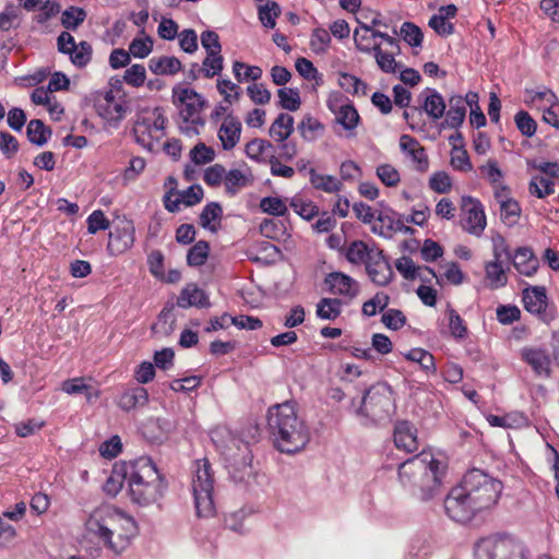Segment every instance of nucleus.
Masks as SVG:
<instances>
[{
  "label": "nucleus",
  "instance_id": "nucleus-1",
  "mask_svg": "<svg viewBox=\"0 0 559 559\" xmlns=\"http://www.w3.org/2000/svg\"><path fill=\"white\" fill-rule=\"evenodd\" d=\"M267 431L276 450L294 454L310 441V429L294 401L274 404L266 413Z\"/></svg>",
  "mask_w": 559,
  "mask_h": 559
},
{
  "label": "nucleus",
  "instance_id": "nucleus-2",
  "mask_svg": "<svg viewBox=\"0 0 559 559\" xmlns=\"http://www.w3.org/2000/svg\"><path fill=\"white\" fill-rule=\"evenodd\" d=\"M447 469L443 461L421 452L400 464L399 479L413 497L429 501L441 493Z\"/></svg>",
  "mask_w": 559,
  "mask_h": 559
},
{
  "label": "nucleus",
  "instance_id": "nucleus-3",
  "mask_svg": "<svg viewBox=\"0 0 559 559\" xmlns=\"http://www.w3.org/2000/svg\"><path fill=\"white\" fill-rule=\"evenodd\" d=\"M87 535L115 554H121L138 533L134 519L111 506L95 509L85 522Z\"/></svg>",
  "mask_w": 559,
  "mask_h": 559
},
{
  "label": "nucleus",
  "instance_id": "nucleus-4",
  "mask_svg": "<svg viewBox=\"0 0 559 559\" xmlns=\"http://www.w3.org/2000/svg\"><path fill=\"white\" fill-rule=\"evenodd\" d=\"M123 476L132 501L141 506L157 501L165 489L164 480L150 457L141 456L124 465Z\"/></svg>",
  "mask_w": 559,
  "mask_h": 559
},
{
  "label": "nucleus",
  "instance_id": "nucleus-5",
  "mask_svg": "<svg viewBox=\"0 0 559 559\" xmlns=\"http://www.w3.org/2000/svg\"><path fill=\"white\" fill-rule=\"evenodd\" d=\"M394 412V397L391 386L386 382H378L366 390L356 415L365 424H377L389 419Z\"/></svg>",
  "mask_w": 559,
  "mask_h": 559
},
{
  "label": "nucleus",
  "instance_id": "nucleus-6",
  "mask_svg": "<svg viewBox=\"0 0 559 559\" xmlns=\"http://www.w3.org/2000/svg\"><path fill=\"white\" fill-rule=\"evenodd\" d=\"M460 485L480 511L493 507L502 491L501 481L479 468L469 469Z\"/></svg>",
  "mask_w": 559,
  "mask_h": 559
},
{
  "label": "nucleus",
  "instance_id": "nucleus-7",
  "mask_svg": "<svg viewBox=\"0 0 559 559\" xmlns=\"http://www.w3.org/2000/svg\"><path fill=\"white\" fill-rule=\"evenodd\" d=\"M214 473L206 457L193 463L192 492L195 512L199 518H211L215 514Z\"/></svg>",
  "mask_w": 559,
  "mask_h": 559
},
{
  "label": "nucleus",
  "instance_id": "nucleus-8",
  "mask_svg": "<svg viewBox=\"0 0 559 559\" xmlns=\"http://www.w3.org/2000/svg\"><path fill=\"white\" fill-rule=\"evenodd\" d=\"M474 559H526L524 547L507 534L483 537L475 543Z\"/></svg>",
  "mask_w": 559,
  "mask_h": 559
},
{
  "label": "nucleus",
  "instance_id": "nucleus-9",
  "mask_svg": "<svg viewBox=\"0 0 559 559\" xmlns=\"http://www.w3.org/2000/svg\"><path fill=\"white\" fill-rule=\"evenodd\" d=\"M166 123L167 118L159 108H155L151 115H140L132 129L135 142L143 148L153 152L155 145L165 135Z\"/></svg>",
  "mask_w": 559,
  "mask_h": 559
},
{
  "label": "nucleus",
  "instance_id": "nucleus-10",
  "mask_svg": "<svg viewBox=\"0 0 559 559\" xmlns=\"http://www.w3.org/2000/svg\"><path fill=\"white\" fill-rule=\"evenodd\" d=\"M447 515L455 522L467 523L476 513L481 512L479 508L467 498V492L461 485L452 488L444 499Z\"/></svg>",
  "mask_w": 559,
  "mask_h": 559
},
{
  "label": "nucleus",
  "instance_id": "nucleus-11",
  "mask_svg": "<svg viewBox=\"0 0 559 559\" xmlns=\"http://www.w3.org/2000/svg\"><path fill=\"white\" fill-rule=\"evenodd\" d=\"M173 97L174 104L179 108L180 117L197 119V124H205L201 112L207 105V102L201 94L192 88L177 85L173 88Z\"/></svg>",
  "mask_w": 559,
  "mask_h": 559
},
{
  "label": "nucleus",
  "instance_id": "nucleus-12",
  "mask_svg": "<svg viewBox=\"0 0 559 559\" xmlns=\"http://www.w3.org/2000/svg\"><path fill=\"white\" fill-rule=\"evenodd\" d=\"M524 309L536 316L545 323L555 319V310L548 305V296L545 286H528L522 290Z\"/></svg>",
  "mask_w": 559,
  "mask_h": 559
},
{
  "label": "nucleus",
  "instance_id": "nucleus-13",
  "mask_svg": "<svg viewBox=\"0 0 559 559\" xmlns=\"http://www.w3.org/2000/svg\"><path fill=\"white\" fill-rule=\"evenodd\" d=\"M95 108L104 120L116 124L124 118L128 106L120 91L109 90L98 96Z\"/></svg>",
  "mask_w": 559,
  "mask_h": 559
},
{
  "label": "nucleus",
  "instance_id": "nucleus-14",
  "mask_svg": "<svg viewBox=\"0 0 559 559\" xmlns=\"http://www.w3.org/2000/svg\"><path fill=\"white\" fill-rule=\"evenodd\" d=\"M135 240V227L131 219H119L109 233L107 250L110 255H119L132 248Z\"/></svg>",
  "mask_w": 559,
  "mask_h": 559
},
{
  "label": "nucleus",
  "instance_id": "nucleus-15",
  "mask_svg": "<svg viewBox=\"0 0 559 559\" xmlns=\"http://www.w3.org/2000/svg\"><path fill=\"white\" fill-rule=\"evenodd\" d=\"M500 243L504 255L508 260L512 261V264L519 274L531 277L538 271L539 260L532 248L519 247L513 253H511L503 240H501Z\"/></svg>",
  "mask_w": 559,
  "mask_h": 559
},
{
  "label": "nucleus",
  "instance_id": "nucleus-16",
  "mask_svg": "<svg viewBox=\"0 0 559 559\" xmlns=\"http://www.w3.org/2000/svg\"><path fill=\"white\" fill-rule=\"evenodd\" d=\"M462 211L465 213L463 228L472 235H481L486 228V215L481 203L472 197H464Z\"/></svg>",
  "mask_w": 559,
  "mask_h": 559
},
{
  "label": "nucleus",
  "instance_id": "nucleus-17",
  "mask_svg": "<svg viewBox=\"0 0 559 559\" xmlns=\"http://www.w3.org/2000/svg\"><path fill=\"white\" fill-rule=\"evenodd\" d=\"M377 222L372 224L371 231L384 238H391L396 231L409 229L404 226V221L400 214L390 207H385L378 212L376 218Z\"/></svg>",
  "mask_w": 559,
  "mask_h": 559
},
{
  "label": "nucleus",
  "instance_id": "nucleus-18",
  "mask_svg": "<svg viewBox=\"0 0 559 559\" xmlns=\"http://www.w3.org/2000/svg\"><path fill=\"white\" fill-rule=\"evenodd\" d=\"M400 148L408 157L413 167L419 173H426L429 168V158L425 147L409 134H402L400 138Z\"/></svg>",
  "mask_w": 559,
  "mask_h": 559
},
{
  "label": "nucleus",
  "instance_id": "nucleus-19",
  "mask_svg": "<svg viewBox=\"0 0 559 559\" xmlns=\"http://www.w3.org/2000/svg\"><path fill=\"white\" fill-rule=\"evenodd\" d=\"M242 124L233 112L225 116L217 130V136L224 151H231L240 141Z\"/></svg>",
  "mask_w": 559,
  "mask_h": 559
},
{
  "label": "nucleus",
  "instance_id": "nucleus-20",
  "mask_svg": "<svg viewBox=\"0 0 559 559\" xmlns=\"http://www.w3.org/2000/svg\"><path fill=\"white\" fill-rule=\"evenodd\" d=\"M365 266L370 280L379 286L388 285L393 277L392 267L379 249L373 250Z\"/></svg>",
  "mask_w": 559,
  "mask_h": 559
},
{
  "label": "nucleus",
  "instance_id": "nucleus-21",
  "mask_svg": "<svg viewBox=\"0 0 559 559\" xmlns=\"http://www.w3.org/2000/svg\"><path fill=\"white\" fill-rule=\"evenodd\" d=\"M329 292L333 295H341L349 299L355 298L359 293L358 283L349 275L342 272H332L324 280Z\"/></svg>",
  "mask_w": 559,
  "mask_h": 559
},
{
  "label": "nucleus",
  "instance_id": "nucleus-22",
  "mask_svg": "<svg viewBox=\"0 0 559 559\" xmlns=\"http://www.w3.org/2000/svg\"><path fill=\"white\" fill-rule=\"evenodd\" d=\"M328 108L335 115V120L345 130L353 131L359 123L360 117L356 108L349 104H341L338 97L328 99Z\"/></svg>",
  "mask_w": 559,
  "mask_h": 559
},
{
  "label": "nucleus",
  "instance_id": "nucleus-23",
  "mask_svg": "<svg viewBox=\"0 0 559 559\" xmlns=\"http://www.w3.org/2000/svg\"><path fill=\"white\" fill-rule=\"evenodd\" d=\"M393 439L395 447L406 453L418 450L417 429L408 420H401L395 424Z\"/></svg>",
  "mask_w": 559,
  "mask_h": 559
},
{
  "label": "nucleus",
  "instance_id": "nucleus-24",
  "mask_svg": "<svg viewBox=\"0 0 559 559\" xmlns=\"http://www.w3.org/2000/svg\"><path fill=\"white\" fill-rule=\"evenodd\" d=\"M504 255L501 243L495 245L493 248V261L487 262L485 265L486 280L489 282L491 289L502 288L508 283V276L502 266L501 258Z\"/></svg>",
  "mask_w": 559,
  "mask_h": 559
},
{
  "label": "nucleus",
  "instance_id": "nucleus-25",
  "mask_svg": "<svg viewBox=\"0 0 559 559\" xmlns=\"http://www.w3.org/2000/svg\"><path fill=\"white\" fill-rule=\"evenodd\" d=\"M148 403V392L145 388L135 385L121 392L117 405L124 412H131L136 407H143Z\"/></svg>",
  "mask_w": 559,
  "mask_h": 559
},
{
  "label": "nucleus",
  "instance_id": "nucleus-26",
  "mask_svg": "<svg viewBox=\"0 0 559 559\" xmlns=\"http://www.w3.org/2000/svg\"><path fill=\"white\" fill-rule=\"evenodd\" d=\"M419 98L423 99V109L432 119L439 120L445 112V102L442 95L435 88H425Z\"/></svg>",
  "mask_w": 559,
  "mask_h": 559
},
{
  "label": "nucleus",
  "instance_id": "nucleus-27",
  "mask_svg": "<svg viewBox=\"0 0 559 559\" xmlns=\"http://www.w3.org/2000/svg\"><path fill=\"white\" fill-rule=\"evenodd\" d=\"M177 305L180 308L189 307L205 308L210 306L209 297L205 292L195 285H187L180 293Z\"/></svg>",
  "mask_w": 559,
  "mask_h": 559
},
{
  "label": "nucleus",
  "instance_id": "nucleus-28",
  "mask_svg": "<svg viewBox=\"0 0 559 559\" xmlns=\"http://www.w3.org/2000/svg\"><path fill=\"white\" fill-rule=\"evenodd\" d=\"M521 356L533 370L539 376L549 377L550 374V358L545 350L536 348H523Z\"/></svg>",
  "mask_w": 559,
  "mask_h": 559
},
{
  "label": "nucleus",
  "instance_id": "nucleus-29",
  "mask_svg": "<svg viewBox=\"0 0 559 559\" xmlns=\"http://www.w3.org/2000/svg\"><path fill=\"white\" fill-rule=\"evenodd\" d=\"M376 247H369L362 240H354L343 248V253L352 264H366L371 259V253L377 250Z\"/></svg>",
  "mask_w": 559,
  "mask_h": 559
},
{
  "label": "nucleus",
  "instance_id": "nucleus-30",
  "mask_svg": "<svg viewBox=\"0 0 559 559\" xmlns=\"http://www.w3.org/2000/svg\"><path fill=\"white\" fill-rule=\"evenodd\" d=\"M293 132L294 117L285 112H281L269 129V135L276 142L288 140Z\"/></svg>",
  "mask_w": 559,
  "mask_h": 559
},
{
  "label": "nucleus",
  "instance_id": "nucleus-31",
  "mask_svg": "<svg viewBox=\"0 0 559 559\" xmlns=\"http://www.w3.org/2000/svg\"><path fill=\"white\" fill-rule=\"evenodd\" d=\"M148 69L156 75H174L181 70V62L173 56L153 57Z\"/></svg>",
  "mask_w": 559,
  "mask_h": 559
},
{
  "label": "nucleus",
  "instance_id": "nucleus-32",
  "mask_svg": "<svg viewBox=\"0 0 559 559\" xmlns=\"http://www.w3.org/2000/svg\"><path fill=\"white\" fill-rule=\"evenodd\" d=\"M223 209L217 202L206 204L199 217L200 225L212 233H216L221 227Z\"/></svg>",
  "mask_w": 559,
  "mask_h": 559
},
{
  "label": "nucleus",
  "instance_id": "nucleus-33",
  "mask_svg": "<svg viewBox=\"0 0 559 559\" xmlns=\"http://www.w3.org/2000/svg\"><path fill=\"white\" fill-rule=\"evenodd\" d=\"M466 108L462 96L454 95L449 99V110L445 116V123L449 128L457 129L465 119Z\"/></svg>",
  "mask_w": 559,
  "mask_h": 559
},
{
  "label": "nucleus",
  "instance_id": "nucleus-34",
  "mask_svg": "<svg viewBox=\"0 0 559 559\" xmlns=\"http://www.w3.org/2000/svg\"><path fill=\"white\" fill-rule=\"evenodd\" d=\"M376 31L371 29V26L366 24H361L360 27L356 28L354 32V41L359 51L362 52H371L376 51L377 47H380V44L376 43Z\"/></svg>",
  "mask_w": 559,
  "mask_h": 559
},
{
  "label": "nucleus",
  "instance_id": "nucleus-35",
  "mask_svg": "<svg viewBox=\"0 0 559 559\" xmlns=\"http://www.w3.org/2000/svg\"><path fill=\"white\" fill-rule=\"evenodd\" d=\"M273 148V144L270 141L254 138L246 144L245 153L248 158L261 163L272 155Z\"/></svg>",
  "mask_w": 559,
  "mask_h": 559
},
{
  "label": "nucleus",
  "instance_id": "nucleus-36",
  "mask_svg": "<svg viewBox=\"0 0 559 559\" xmlns=\"http://www.w3.org/2000/svg\"><path fill=\"white\" fill-rule=\"evenodd\" d=\"M309 176L313 188L328 193L338 192L343 187L342 182L336 177L319 174L314 168L309 169Z\"/></svg>",
  "mask_w": 559,
  "mask_h": 559
},
{
  "label": "nucleus",
  "instance_id": "nucleus-37",
  "mask_svg": "<svg viewBox=\"0 0 559 559\" xmlns=\"http://www.w3.org/2000/svg\"><path fill=\"white\" fill-rule=\"evenodd\" d=\"M26 135L31 143L44 146L51 135V130L41 120L33 119L27 124Z\"/></svg>",
  "mask_w": 559,
  "mask_h": 559
},
{
  "label": "nucleus",
  "instance_id": "nucleus-38",
  "mask_svg": "<svg viewBox=\"0 0 559 559\" xmlns=\"http://www.w3.org/2000/svg\"><path fill=\"white\" fill-rule=\"evenodd\" d=\"M343 302L337 298H322L317 305V317L322 320H335L342 312Z\"/></svg>",
  "mask_w": 559,
  "mask_h": 559
},
{
  "label": "nucleus",
  "instance_id": "nucleus-39",
  "mask_svg": "<svg viewBox=\"0 0 559 559\" xmlns=\"http://www.w3.org/2000/svg\"><path fill=\"white\" fill-rule=\"evenodd\" d=\"M249 183V177L241 170L230 169L229 171H226L224 186L227 194L234 197Z\"/></svg>",
  "mask_w": 559,
  "mask_h": 559
},
{
  "label": "nucleus",
  "instance_id": "nucleus-40",
  "mask_svg": "<svg viewBox=\"0 0 559 559\" xmlns=\"http://www.w3.org/2000/svg\"><path fill=\"white\" fill-rule=\"evenodd\" d=\"M282 10L276 1H269L258 7V17L262 25L266 28H274L276 19L281 15Z\"/></svg>",
  "mask_w": 559,
  "mask_h": 559
},
{
  "label": "nucleus",
  "instance_id": "nucleus-41",
  "mask_svg": "<svg viewBox=\"0 0 559 559\" xmlns=\"http://www.w3.org/2000/svg\"><path fill=\"white\" fill-rule=\"evenodd\" d=\"M298 130L305 141L313 142L323 132L324 126L317 118L307 115L298 124Z\"/></svg>",
  "mask_w": 559,
  "mask_h": 559
},
{
  "label": "nucleus",
  "instance_id": "nucleus-42",
  "mask_svg": "<svg viewBox=\"0 0 559 559\" xmlns=\"http://www.w3.org/2000/svg\"><path fill=\"white\" fill-rule=\"evenodd\" d=\"M61 390L69 395L85 394L87 401L98 397V392H91V385L85 383L84 378L68 379L62 382Z\"/></svg>",
  "mask_w": 559,
  "mask_h": 559
},
{
  "label": "nucleus",
  "instance_id": "nucleus-43",
  "mask_svg": "<svg viewBox=\"0 0 559 559\" xmlns=\"http://www.w3.org/2000/svg\"><path fill=\"white\" fill-rule=\"evenodd\" d=\"M528 191L538 199H544L555 193V182L543 176H534L528 185Z\"/></svg>",
  "mask_w": 559,
  "mask_h": 559
},
{
  "label": "nucleus",
  "instance_id": "nucleus-44",
  "mask_svg": "<svg viewBox=\"0 0 559 559\" xmlns=\"http://www.w3.org/2000/svg\"><path fill=\"white\" fill-rule=\"evenodd\" d=\"M404 357L407 360L417 362L421 367V369L427 372L436 371L433 355L423 348H413L409 352H407L404 355Z\"/></svg>",
  "mask_w": 559,
  "mask_h": 559
},
{
  "label": "nucleus",
  "instance_id": "nucleus-45",
  "mask_svg": "<svg viewBox=\"0 0 559 559\" xmlns=\"http://www.w3.org/2000/svg\"><path fill=\"white\" fill-rule=\"evenodd\" d=\"M86 11L79 7H69L62 12L61 24L67 29L75 31L86 19Z\"/></svg>",
  "mask_w": 559,
  "mask_h": 559
},
{
  "label": "nucleus",
  "instance_id": "nucleus-46",
  "mask_svg": "<svg viewBox=\"0 0 559 559\" xmlns=\"http://www.w3.org/2000/svg\"><path fill=\"white\" fill-rule=\"evenodd\" d=\"M210 253V245L205 240L195 242L188 251L187 263L190 266L203 265Z\"/></svg>",
  "mask_w": 559,
  "mask_h": 559
},
{
  "label": "nucleus",
  "instance_id": "nucleus-47",
  "mask_svg": "<svg viewBox=\"0 0 559 559\" xmlns=\"http://www.w3.org/2000/svg\"><path fill=\"white\" fill-rule=\"evenodd\" d=\"M278 106L289 111H296L301 105L299 92L295 88L282 87L277 91Z\"/></svg>",
  "mask_w": 559,
  "mask_h": 559
},
{
  "label": "nucleus",
  "instance_id": "nucleus-48",
  "mask_svg": "<svg viewBox=\"0 0 559 559\" xmlns=\"http://www.w3.org/2000/svg\"><path fill=\"white\" fill-rule=\"evenodd\" d=\"M93 49L90 43L83 40L75 45V50L70 52L71 62L78 68L86 67L92 60Z\"/></svg>",
  "mask_w": 559,
  "mask_h": 559
},
{
  "label": "nucleus",
  "instance_id": "nucleus-49",
  "mask_svg": "<svg viewBox=\"0 0 559 559\" xmlns=\"http://www.w3.org/2000/svg\"><path fill=\"white\" fill-rule=\"evenodd\" d=\"M224 58L221 53L207 55L203 60L201 69H198V73H202L204 78L212 79L218 75L223 70Z\"/></svg>",
  "mask_w": 559,
  "mask_h": 559
},
{
  "label": "nucleus",
  "instance_id": "nucleus-50",
  "mask_svg": "<svg viewBox=\"0 0 559 559\" xmlns=\"http://www.w3.org/2000/svg\"><path fill=\"white\" fill-rule=\"evenodd\" d=\"M390 302V297L383 292L377 293L371 299L362 305V313L367 317H373L379 311H383Z\"/></svg>",
  "mask_w": 559,
  "mask_h": 559
},
{
  "label": "nucleus",
  "instance_id": "nucleus-51",
  "mask_svg": "<svg viewBox=\"0 0 559 559\" xmlns=\"http://www.w3.org/2000/svg\"><path fill=\"white\" fill-rule=\"evenodd\" d=\"M176 318L173 313L171 308H164L158 314L156 323L153 325L152 330L155 333H162L164 335H169L175 330Z\"/></svg>",
  "mask_w": 559,
  "mask_h": 559
},
{
  "label": "nucleus",
  "instance_id": "nucleus-52",
  "mask_svg": "<svg viewBox=\"0 0 559 559\" xmlns=\"http://www.w3.org/2000/svg\"><path fill=\"white\" fill-rule=\"evenodd\" d=\"M233 72L238 82L243 80L258 81L262 76V69L258 66H246L243 62L235 61Z\"/></svg>",
  "mask_w": 559,
  "mask_h": 559
},
{
  "label": "nucleus",
  "instance_id": "nucleus-53",
  "mask_svg": "<svg viewBox=\"0 0 559 559\" xmlns=\"http://www.w3.org/2000/svg\"><path fill=\"white\" fill-rule=\"evenodd\" d=\"M331 44L330 33L321 27L314 28L311 38H310V47L313 52L318 55H323L328 51Z\"/></svg>",
  "mask_w": 559,
  "mask_h": 559
},
{
  "label": "nucleus",
  "instance_id": "nucleus-54",
  "mask_svg": "<svg viewBox=\"0 0 559 559\" xmlns=\"http://www.w3.org/2000/svg\"><path fill=\"white\" fill-rule=\"evenodd\" d=\"M292 209L304 219L310 221L319 215V207L311 201L294 198L290 202Z\"/></svg>",
  "mask_w": 559,
  "mask_h": 559
},
{
  "label": "nucleus",
  "instance_id": "nucleus-55",
  "mask_svg": "<svg viewBox=\"0 0 559 559\" xmlns=\"http://www.w3.org/2000/svg\"><path fill=\"white\" fill-rule=\"evenodd\" d=\"M338 84L347 93L354 95L366 94L367 85L354 74L341 73Z\"/></svg>",
  "mask_w": 559,
  "mask_h": 559
},
{
  "label": "nucleus",
  "instance_id": "nucleus-56",
  "mask_svg": "<svg viewBox=\"0 0 559 559\" xmlns=\"http://www.w3.org/2000/svg\"><path fill=\"white\" fill-rule=\"evenodd\" d=\"M383 325L390 330L399 331L407 322L406 316L399 309L390 308L381 317Z\"/></svg>",
  "mask_w": 559,
  "mask_h": 559
},
{
  "label": "nucleus",
  "instance_id": "nucleus-57",
  "mask_svg": "<svg viewBox=\"0 0 559 559\" xmlns=\"http://www.w3.org/2000/svg\"><path fill=\"white\" fill-rule=\"evenodd\" d=\"M402 38L412 47H419L423 43L421 29L412 22H404L400 32Z\"/></svg>",
  "mask_w": 559,
  "mask_h": 559
},
{
  "label": "nucleus",
  "instance_id": "nucleus-58",
  "mask_svg": "<svg viewBox=\"0 0 559 559\" xmlns=\"http://www.w3.org/2000/svg\"><path fill=\"white\" fill-rule=\"evenodd\" d=\"M447 314L449 318V329L451 335L454 338H464L467 335V328L464 323V320L461 318L457 311L451 307L448 308Z\"/></svg>",
  "mask_w": 559,
  "mask_h": 559
},
{
  "label": "nucleus",
  "instance_id": "nucleus-59",
  "mask_svg": "<svg viewBox=\"0 0 559 559\" xmlns=\"http://www.w3.org/2000/svg\"><path fill=\"white\" fill-rule=\"evenodd\" d=\"M376 174L383 185L386 187H395L399 185L401 177L397 169L390 164H381L377 167Z\"/></svg>",
  "mask_w": 559,
  "mask_h": 559
},
{
  "label": "nucleus",
  "instance_id": "nucleus-60",
  "mask_svg": "<svg viewBox=\"0 0 559 559\" xmlns=\"http://www.w3.org/2000/svg\"><path fill=\"white\" fill-rule=\"evenodd\" d=\"M514 121L516 128L523 135L531 138L535 134L537 124L527 111H519L514 117Z\"/></svg>",
  "mask_w": 559,
  "mask_h": 559
},
{
  "label": "nucleus",
  "instance_id": "nucleus-61",
  "mask_svg": "<svg viewBox=\"0 0 559 559\" xmlns=\"http://www.w3.org/2000/svg\"><path fill=\"white\" fill-rule=\"evenodd\" d=\"M500 211H501L500 215H501L502 221L509 225L514 224L521 213L519 203L513 199H509V200L501 199Z\"/></svg>",
  "mask_w": 559,
  "mask_h": 559
},
{
  "label": "nucleus",
  "instance_id": "nucleus-62",
  "mask_svg": "<svg viewBox=\"0 0 559 559\" xmlns=\"http://www.w3.org/2000/svg\"><path fill=\"white\" fill-rule=\"evenodd\" d=\"M190 158L197 165L207 164L215 158V152L200 142L190 151Z\"/></svg>",
  "mask_w": 559,
  "mask_h": 559
},
{
  "label": "nucleus",
  "instance_id": "nucleus-63",
  "mask_svg": "<svg viewBox=\"0 0 559 559\" xmlns=\"http://www.w3.org/2000/svg\"><path fill=\"white\" fill-rule=\"evenodd\" d=\"M260 209L262 212L274 216H282L287 211L286 204L277 197L263 198L260 201Z\"/></svg>",
  "mask_w": 559,
  "mask_h": 559
},
{
  "label": "nucleus",
  "instance_id": "nucleus-64",
  "mask_svg": "<svg viewBox=\"0 0 559 559\" xmlns=\"http://www.w3.org/2000/svg\"><path fill=\"white\" fill-rule=\"evenodd\" d=\"M216 87L224 96V100L228 104H231L234 100H238L240 96V87L227 79H218Z\"/></svg>",
  "mask_w": 559,
  "mask_h": 559
}]
</instances>
